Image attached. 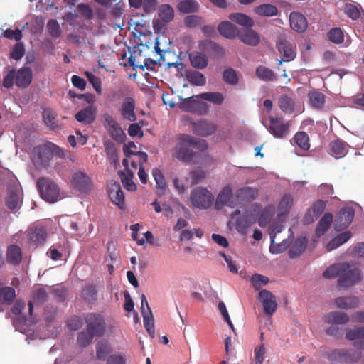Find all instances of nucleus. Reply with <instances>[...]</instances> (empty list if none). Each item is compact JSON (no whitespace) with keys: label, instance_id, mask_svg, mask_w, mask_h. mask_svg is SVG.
<instances>
[{"label":"nucleus","instance_id":"nucleus-1","mask_svg":"<svg viewBox=\"0 0 364 364\" xmlns=\"http://www.w3.org/2000/svg\"><path fill=\"white\" fill-rule=\"evenodd\" d=\"M180 143L176 147V159L181 161L188 163L194 157V152L188 146L207 149V144L203 139H198L190 135H183L180 138Z\"/></svg>","mask_w":364,"mask_h":364},{"label":"nucleus","instance_id":"nucleus-2","mask_svg":"<svg viewBox=\"0 0 364 364\" xmlns=\"http://www.w3.org/2000/svg\"><path fill=\"white\" fill-rule=\"evenodd\" d=\"M36 187L41 197L47 202L55 203L60 198L58 186L49 178H39L36 183Z\"/></svg>","mask_w":364,"mask_h":364},{"label":"nucleus","instance_id":"nucleus-3","mask_svg":"<svg viewBox=\"0 0 364 364\" xmlns=\"http://www.w3.org/2000/svg\"><path fill=\"white\" fill-rule=\"evenodd\" d=\"M342 266L341 275L338 279L340 287H350L361 281L363 274L355 264L343 262Z\"/></svg>","mask_w":364,"mask_h":364},{"label":"nucleus","instance_id":"nucleus-4","mask_svg":"<svg viewBox=\"0 0 364 364\" xmlns=\"http://www.w3.org/2000/svg\"><path fill=\"white\" fill-rule=\"evenodd\" d=\"M363 353L360 350L350 349H333L327 353L331 362L355 363L360 360Z\"/></svg>","mask_w":364,"mask_h":364},{"label":"nucleus","instance_id":"nucleus-5","mask_svg":"<svg viewBox=\"0 0 364 364\" xmlns=\"http://www.w3.org/2000/svg\"><path fill=\"white\" fill-rule=\"evenodd\" d=\"M213 200L214 197L211 192L205 188L198 187L191 191V203L198 208L207 209L210 208Z\"/></svg>","mask_w":364,"mask_h":364},{"label":"nucleus","instance_id":"nucleus-6","mask_svg":"<svg viewBox=\"0 0 364 364\" xmlns=\"http://www.w3.org/2000/svg\"><path fill=\"white\" fill-rule=\"evenodd\" d=\"M86 329L95 336H102L106 331V323L104 318L99 314L90 313L85 317Z\"/></svg>","mask_w":364,"mask_h":364},{"label":"nucleus","instance_id":"nucleus-7","mask_svg":"<svg viewBox=\"0 0 364 364\" xmlns=\"http://www.w3.org/2000/svg\"><path fill=\"white\" fill-rule=\"evenodd\" d=\"M269 132L277 138H284L289 134L290 122H284L282 117H269Z\"/></svg>","mask_w":364,"mask_h":364},{"label":"nucleus","instance_id":"nucleus-8","mask_svg":"<svg viewBox=\"0 0 364 364\" xmlns=\"http://www.w3.org/2000/svg\"><path fill=\"white\" fill-rule=\"evenodd\" d=\"M107 190L112 202L117 205L119 209H124V196L120 184L115 181H110L107 183Z\"/></svg>","mask_w":364,"mask_h":364},{"label":"nucleus","instance_id":"nucleus-9","mask_svg":"<svg viewBox=\"0 0 364 364\" xmlns=\"http://www.w3.org/2000/svg\"><path fill=\"white\" fill-rule=\"evenodd\" d=\"M136 102L132 97H125L122 102L119 112L122 119L134 122L136 121L137 116L135 112Z\"/></svg>","mask_w":364,"mask_h":364},{"label":"nucleus","instance_id":"nucleus-10","mask_svg":"<svg viewBox=\"0 0 364 364\" xmlns=\"http://www.w3.org/2000/svg\"><path fill=\"white\" fill-rule=\"evenodd\" d=\"M72 186L80 193H88L92 186L90 178L82 171L73 173L72 176Z\"/></svg>","mask_w":364,"mask_h":364},{"label":"nucleus","instance_id":"nucleus-11","mask_svg":"<svg viewBox=\"0 0 364 364\" xmlns=\"http://www.w3.org/2000/svg\"><path fill=\"white\" fill-rule=\"evenodd\" d=\"M236 204L237 203L233 200L232 188L230 185H228L225 186L218 195L215 203V208L220 210L225 205L234 208Z\"/></svg>","mask_w":364,"mask_h":364},{"label":"nucleus","instance_id":"nucleus-12","mask_svg":"<svg viewBox=\"0 0 364 364\" xmlns=\"http://www.w3.org/2000/svg\"><path fill=\"white\" fill-rule=\"evenodd\" d=\"M259 299L262 303L264 312L267 315H272L277 310V303L274 295L269 291L262 289L259 292Z\"/></svg>","mask_w":364,"mask_h":364},{"label":"nucleus","instance_id":"nucleus-13","mask_svg":"<svg viewBox=\"0 0 364 364\" xmlns=\"http://www.w3.org/2000/svg\"><path fill=\"white\" fill-rule=\"evenodd\" d=\"M278 52L283 55L287 61L293 60L296 56V48L291 42L284 38H280L277 42Z\"/></svg>","mask_w":364,"mask_h":364},{"label":"nucleus","instance_id":"nucleus-14","mask_svg":"<svg viewBox=\"0 0 364 364\" xmlns=\"http://www.w3.org/2000/svg\"><path fill=\"white\" fill-rule=\"evenodd\" d=\"M354 218V210L352 208L341 209L335 220L334 228L340 231L346 228Z\"/></svg>","mask_w":364,"mask_h":364},{"label":"nucleus","instance_id":"nucleus-15","mask_svg":"<svg viewBox=\"0 0 364 364\" xmlns=\"http://www.w3.org/2000/svg\"><path fill=\"white\" fill-rule=\"evenodd\" d=\"M191 126L193 133L202 136H210L217 129L215 124L204 119L191 122Z\"/></svg>","mask_w":364,"mask_h":364},{"label":"nucleus","instance_id":"nucleus-16","mask_svg":"<svg viewBox=\"0 0 364 364\" xmlns=\"http://www.w3.org/2000/svg\"><path fill=\"white\" fill-rule=\"evenodd\" d=\"M237 37L243 43L250 46H257L260 42L259 35L251 28L240 30Z\"/></svg>","mask_w":364,"mask_h":364},{"label":"nucleus","instance_id":"nucleus-17","mask_svg":"<svg viewBox=\"0 0 364 364\" xmlns=\"http://www.w3.org/2000/svg\"><path fill=\"white\" fill-rule=\"evenodd\" d=\"M97 109L93 106H87L75 114V119L84 124H91L96 118Z\"/></svg>","mask_w":364,"mask_h":364},{"label":"nucleus","instance_id":"nucleus-18","mask_svg":"<svg viewBox=\"0 0 364 364\" xmlns=\"http://www.w3.org/2000/svg\"><path fill=\"white\" fill-rule=\"evenodd\" d=\"M15 84L18 87L26 88L28 87L32 80V71L30 68L23 67L19 69L15 74Z\"/></svg>","mask_w":364,"mask_h":364},{"label":"nucleus","instance_id":"nucleus-19","mask_svg":"<svg viewBox=\"0 0 364 364\" xmlns=\"http://www.w3.org/2000/svg\"><path fill=\"white\" fill-rule=\"evenodd\" d=\"M6 260L9 264L18 266L22 261V250L17 245H11L7 247Z\"/></svg>","mask_w":364,"mask_h":364},{"label":"nucleus","instance_id":"nucleus-20","mask_svg":"<svg viewBox=\"0 0 364 364\" xmlns=\"http://www.w3.org/2000/svg\"><path fill=\"white\" fill-rule=\"evenodd\" d=\"M257 194L258 190L257 188L245 186L237 190L235 197L237 203H242L253 200Z\"/></svg>","mask_w":364,"mask_h":364},{"label":"nucleus","instance_id":"nucleus-21","mask_svg":"<svg viewBox=\"0 0 364 364\" xmlns=\"http://www.w3.org/2000/svg\"><path fill=\"white\" fill-rule=\"evenodd\" d=\"M291 28L298 33H303L307 28V21L305 16L298 12H292L289 16Z\"/></svg>","mask_w":364,"mask_h":364},{"label":"nucleus","instance_id":"nucleus-22","mask_svg":"<svg viewBox=\"0 0 364 364\" xmlns=\"http://www.w3.org/2000/svg\"><path fill=\"white\" fill-rule=\"evenodd\" d=\"M200 48L212 55L215 58H222L225 55V49L219 44L212 41H205L200 45Z\"/></svg>","mask_w":364,"mask_h":364},{"label":"nucleus","instance_id":"nucleus-23","mask_svg":"<svg viewBox=\"0 0 364 364\" xmlns=\"http://www.w3.org/2000/svg\"><path fill=\"white\" fill-rule=\"evenodd\" d=\"M323 320L326 323L331 325H342L349 321V316L344 312L331 311L323 316Z\"/></svg>","mask_w":364,"mask_h":364},{"label":"nucleus","instance_id":"nucleus-24","mask_svg":"<svg viewBox=\"0 0 364 364\" xmlns=\"http://www.w3.org/2000/svg\"><path fill=\"white\" fill-rule=\"evenodd\" d=\"M293 202V197L290 194H284L282 196L277 207V218L279 219L282 218V220H285V217L292 206Z\"/></svg>","mask_w":364,"mask_h":364},{"label":"nucleus","instance_id":"nucleus-25","mask_svg":"<svg viewBox=\"0 0 364 364\" xmlns=\"http://www.w3.org/2000/svg\"><path fill=\"white\" fill-rule=\"evenodd\" d=\"M218 30L221 36L228 39H233L238 36L240 31L233 23L229 21L220 23Z\"/></svg>","mask_w":364,"mask_h":364},{"label":"nucleus","instance_id":"nucleus-26","mask_svg":"<svg viewBox=\"0 0 364 364\" xmlns=\"http://www.w3.org/2000/svg\"><path fill=\"white\" fill-rule=\"evenodd\" d=\"M307 243L308 240L305 237L297 238L289 250V257L291 259H296L300 257L305 251Z\"/></svg>","mask_w":364,"mask_h":364},{"label":"nucleus","instance_id":"nucleus-27","mask_svg":"<svg viewBox=\"0 0 364 364\" xmlns=\"http://www.w3.org/2000/svg\"><path fill=\"white\" fill-rule=\"evenodd\" d=\"M96 356L100 360H106L112 352L110 343L106 340H101L95 346Z\"/></svg>","mask_w":364,"mask_h":364},{"label":"nucleus","instance_id":"nucleus-28","mask_svg":"<svg viewBox=\"0 0 364 364\" xmlns=\"http://www.w3.org/2000/svg\"><path fill=\"white\" fill-rule=\"evenodd\" d=\"M348 144L341 139H336L331 143V152L335 158L343 157L348 152Z\"/></svg>","mask_w":364,"mask_h":364},{"label":"nucleus","instance_id":"nucleus-29","mask_svg":"<svg viewBox=\"0 0 364 364\" xmlns=\"http://www.w3.org/2000/svg\"><path fill=\"white\" fill-rule=\"evenodd\" d=\"M191 65L194 68L204 69L208 65V58L200 52H194L189 55Z\"/></svg>","mask_w":364,"mask_h":364},{"label":"nucleus","instance_id":"nucleus-30","mask_svg":"<svg viewBox=\"0 0 364 364\" xmlns=\"http://www.w3.org/2000/svg\"><path fill=\"white\" fill-rule=\"evenodd\" d=\"M352 236L350 231H345L338 234L329 241L326 245L328 251H332L346 242Z\"/></svg>","mask_w":364,"mask_h":364},{"label":"nucleus","instance_id":"nucleus-31","mask_svg":"<svg viewBox=\"0 0 364 364\" xmlns=\"http://www.w3.org/2000/svg\"><path fill=\"white\" fill-rule=\"evenodd\" d=\"M335 304L338 308L349 309L357 307L359 304V299L356 296H341L336 299Z\"/></svg>","mask_w":364,"mask_h":364},{"label":"nucleus","instance_id":"nucleus-32","mask_svg":"<svg viewBox=\"0 0 364 364\" xmlns=\"http://www.w3.org/2000/svg\"><path fill=\"white\" fill-rule=\"evenodd\" d=\"M333 222V215L331 213H325L318 221L316 228V234L318 237L323 235L331 227Z\"/></svg>","mask_w":364,"mask_h":364},{"label":"nucleus","instance_id":"nucleus-33","mask_svg":"<svg viewBox=\"0 0 364 364\" xmlns=\"http://www.w3.org/2000/svg\"><path fill=\"white\" fill-rule=\"evenodd\" d=\"M21 199L18 189L16 188H10L6 199L7 208L14 210L19 207Z\"/></svg>","mask_w":364,"mask_h":364},{"label":"nucleus","instance_id":"nucleus-34","mask_svg":"<svg viewBox=\"0 0 364 364\" xmlns=\"http://www.w3.org/2000/svg\"><path fill=\"white\" fill-rule=\"evenodd\" d=\"M310 105L315 109H321L325 104L326 96L318 90H313L309 92Z\"/></svg>","mask_w":364,"mask_h":364},{"label":"nucleus","instance_id":"nucleus-35","mask_svg":"<svg viewBox=\"0 0 364 364\" xmlns=\"http://www.w3.org/2000/svg\"><path fill=\"white\" fill-rule=\"evenodd\" d=\"M199 8V4L196 0H182L177 5L178 10L183 14L198 12Z\"/></svg>","mask_w":364,"mask_h":364},{"label":"nucleus","instance_id":"nucleus-36","mask_svg":"<svg viewBox=\"0 0 364 364\" xmlns=\"http://www.w3.org/2000/svg\"><path fill=\"white\" fill-rule=\"evenodd\" d=\"M186 77L191 84L196 86H203L206 82L205 77L201 73L193 70H186Z\"/></svg>","mask_w":364,"mask_h":364},{"label":"nucleus","instance_id":"nucleus-37","mask_svg":"<svg viewBox=\"0 0 364 364\" xmlns=\"http://www.w3.org/2000/svg\"><path fill=\"white\" fill-rule=\"evenodd\" d=\"M278 105L280 109L284 113L291 114L294 110V100L287 95L280 96Z\"/></svg>","mask_w":364,"mask_h":364},{"label":"nucleus","instance_id":"nucleus-38","mask_svg":"<svg viewBox=\"0 0 364 364\" xmlns=\"http://www.w3.org/2000/svg\"><path fill=\"white\" fill-rule=\"evenodd\" d=\"M254 11L259 16H273L277 14V8L270 4H262L254 8Z\"/></svg>","mask_w":364,"mask_h":364},{"label":"nucleus","instance_id":"nucleus-39","mask_svg":"<svg viewBox=\"0 0 364 364\" xmlns=\"http://www.w3.org/2000/svg\"><path fill=\"white\" fill-rule=\"evenodd\" d=\"M256 75L264 82L276 81L277 80V75L271 69L263 65L257 68Z\"/></svg>","mask_w":364,"mask_h":364},{"label":"nucleus","instance_id":"nucleus-40","mask_svg":"<svg viewBox=\"0 0 364 364\" xmlns=\"http://www.w3.org/2000/svg\"><path fill=\"white\" fill-rule=\"evenodd\" d=\"M230 19L244 27L251 28L254 25L253 20L247 15L242 13H233L230 15Z\"/></svg>","mask_w":364,"mask_h":364},{"label":"nucleus","instance_id":"nucleus-41","mask_svg":"<svg viewBox=\"0 0 364 364\" xmlns=\"http://www.w3.org/2000/svg\"><path fill=\"white\" fill-rule=\"evenodd\" d=\"M152 175L156 183L157 194L159 196L164 194L167 185L162 172L159 168H154Z\"/></svg>","mask_w":364,"mask_h":364},{"label":"nucleus","instance_id":"nucleus-42","mask_svg":"<svg viewBox=\"0 0 364 364\" xmlns=\"http://www.w3.org/2000/svg\"><path fill=\"white\" fill-rule=\"evenodd\" d=\"M16 298L15 289L11 287H4L0 284V299H2L3 302L10 305Z\"/></svg>","mask_w":364,"mask_h":364},{"label":"nucleus","instance_id":"nucleus-43","mask_svg":"<svg viewBox=\"0 0 364 364\" xmlns=\"http://www.w3.org/2000/svg\"><path fill=\"white\" fill-rule=\"evenodd\" d=\"M144 319V326L149 336L154 338L155 337L154 320L151 311H146L145 313L142 311Z\"/></svg>","mask_w":364,"mask_h":364},{"label":"nucleus","instance_id":"nucleus-44","mask_svg":"<svg viewBox=\"0 0 364 364\" xmlns=\"http://www.w3.org/2000/svg\"><path fill=\"white\" fill-rule=\"evenodd\" d=\"M46 233L43 228L31 229L28 233V238L31 242L34 244H42L45 242Z\"/></svg>","mask_w":364,"mask_h":364},{"label":"nucleus","instance_id":"nucleus-45","mask_svg":"<svg viewBox=\"0 0 364 364\" xmlns=\"http://www.w3.org/2000/svg\"><path fill=\"white\" fill-rule=\"evenodd\" d=\"M197 98L210 101L215 105H220L223 104L224 101V97L220 92H203L200 95H196Z\"/></svg>","mask_w":364,"mask_h":364},{"label":"nucleus","instance_id":"nucleus-46","mask_svg":"<svg viewBox=\"0 0 364 364\" xmlns=\"http://www.w3.org/2000/svg\"><path fill=\"white\" fill-rule=\"evenodd\" d=\"M56 116V114L49 108L45 109L43 112V121L50 129H55L58 127Z\"/></svg>","mask_w":364,"mask_h":364},{"label":"nucleus","instance_id":"nucleus-47","mask_svg":"<svg viewBox=\"0 0 364 364\" xmlns=\"http://www.w3.org/2000/svg\"><path fill=\"white\" fill-rule=\"evenodd\" d=\"M119 176L122 184L127 190L129 191L136 190V185L133 181L134 173L131 170H127L126 174L120 171Z\"/></svg>","mask_w":364,"mask_h":364},{"label":"nucleus","instance_id":"nucleus-48","mask_svg":"<svg viewBox=\"0 0 364 364\" xmlns=\"http://www.w3.org/2000/svg\"><path fill=\"white\" fill-rule=\"evenodd\" d=\"M128 93V87L126 85H122L118 88L111 90L107 98L109 101L114 102L124 98Z\"/></svg>","mask_w":364,"mask_h":364},{"label":"nucleus","instance_id":"nucleus-49","mask_svg":"<svg viewBox=\"0 0 364 364\" xmlns=\"http://www.w3.org/2000/svg\"><path fill=\"white\" fill-rule=\"evenodd\" d=\"M252 215L245 214L237 219L236 229L240 233H245L247 229L252 224Z\"/></svg>","mask_w":364,"mask_h":364},{"label":"nucleus","instance_id":"nucleus-50","mask_svg":"<svg viewBox=\"0 0 364 364\" xmlns=\"http://www.w3.org/2000/svg\"><path fill=\"white\" fill-rule=\"evenodd\" d=\"M137 156L139 157V172L138 176L143 184L147 183V174L143 167V164L147 161L148 155L145 152L139 151L137 152Z\"/></svg>","mask_w":364,"mask_h":364},{"label":"nucleus","instance_id":"nucleus-51","mask_svg":"<svg viewBox=\"0 0 364 364\" xmlns=\"http://www.w3.org/2000/svg\"><path fill=\"white\" fill-rule=\"evenodd\" d=\"M159 16L163 21L168 23L173 19L174 11L170 5L163 4L159 8Z\"/></svg>","mask_w":364,"mask_h":364},{"label":"nucleus","instance_id":"nucleus-52","mask_svg":"<svg viewBox=\"0 0 364 364\" xmlns=\"http://www.w3.org/2000/svg\"><path fill=\"white\" fill-rule=\"evenodd\" d=\"M223 80L227 84L236 85L239 81L237 73L232 68H225L223 73Z\"/></svg>","mask_w":364,"mask_h":364},{"label":"nucleus","instance_id":"nucleus-53","mask_svg":"<svg viewBox=\"0 0 364 364\" xmlns=\"http://www.w3.org/2000/svg\"><path fill=\"white\" fill-rule=\"evenodd\" d=\"M94 336H95L88 330L86 329L85 331H82L80 332L77 335V344L80 347L85 348L88 346L90 344H91V343L93 341Z\"/></svg>","mask_w":364,"mask_h":364},{"label":"nucleus","instance_id":"nucleus-54","mask_svg":"<svg viewBox=\"0 0 364 364\" xmlns=\"http://www.w3.org/2000/svg\"><path fill=\"white\" fill-rule=\"evenodd\" d=\"M295 144L304 150L309 149V139L308 134L304 132H299L294 136Z\"/></svg>","mask_w":364,"mask_h":364},{"label":"nucleus","instance_id":"nucleus-55","mask_svg":"<svg viewBox=\"0 0 364 364\" xmlns=\"http://www.w3.org/2000/svg\"><path fill=\"white\" fill-rule=\"evenodd\" d=\"M111 137L118 143H122L126 139V134L119 124L112 128H107Z\"/></svg>","mask_w":364,"mask_h":364},{"label":"nucleus","instance_id":"nucleus-56","mask_svg":"<svg viewBox=\"0 0 364 364\" xmlns=\"http://www.w3.org/2000/svg\"><path fill=\"white\" fill-rule=\"evenodd\" d=\"M346 338L349 341L362 340L364 338V326L355 327L346 333Z\"/></svg>","mask_w":364,"mask_h":364},{"label":"nucleus","instance_id":"nucleus-57","mask_svg":"<svg viewBox=\"0 0 364 364\" xmlns=\"http://www.w3.org/2000/svg\"><path fill=\"white\" fill-rule=\"evenodd\" d=\"M82 296L85 301H95L97 299L96 287L92 284L85 286L82 290Z\"/></svg>","mask_w":364,"mask_h":364},{"label":"nucleus","instance_id":"nucleus-58","mask_svg":"<svg viewBox=\"0 0 364 364\" xmlns=\"http://www.w3.org/2000/svg\"><path fill=\"white\" fill-rule=\"evenodd\" d=\"M328 38L330 41L336 44H340L344 40V35L340 28H333L328 33Z\"/></svg>","mask_w":364,"mask_h":364},{"label":"nucleus","instance_id":"nucleus-59","mask_svg":"<svg viewBox=\"0 0 364 364\" xmlns=\"http://www.w3.org/2000/svg\"><path fill=\"white\" fill-rule=\"evenodd\" d=\"M47 28L50 36L53 38H59L62 34V31L58 21L55 19L48 21Z\"/></svg>","mask_w":364,"mask_h":364},{"label":"nucleus","instance_id":"nucleus-60","mask_svg":"<svg viewBox=\"0 0 364 364\" xmlns=\"http://www.w3.org/2000/svg\"><path fill=\"white\" fill-rule=\"evenodd\" d=\"M342 267H343L342 263L336 264L330 266L328 268H327L323 272V277L324 278L331 279V278H334L338 276L339 278L340 275H341Z\"/></svg>","mask_w":364,"mask_h":364},{"label":"nucleus","instance_id":"nucleus-61","mask_svg":"<svg viewBox=\"0 0 364 364\" xmlns=\"http://www.w3.org/2000/svg\"><path fill=\"white\" fill-rule=\"evenodd\" d=\"M196 102L197 100L194 99V96H191L183 99L180 103L179 107L183 111L193 113L195 111Z\"/></svg>","mask_w":364,"mask_h":364},{"label":"nucleus","instance_id":"nucleus-62","mask_svg":"<svg viewBox=\"0 0 364 364\" xmlns=\"http://www.w3.org/2000/svg\"><path fill=\"white\" fill-rule=\"evenodd\" d=\"M269 278L266 276L255 274L251 278V282L256 290H259L262 286L268 284Z\"/></svg>","mask_w":364,"mask_h":364},{"label":"nucleus","instance_id":"nucleus-63","mask_svg":"<svg viewBox=\"0 0 364 364\" xmlns=\"http://www.w3.org/2000/svg\"><path fill=\"white\" fill-rule=\"evenodd\" d=\"M274 240V235H272L271 244L269 246L270 252H272V254H279L286 250L287 245L286 244L284 240H283L281 243H276Z\"/></svg>","mask_w":364,"mask_h":364},{"label":"nucleus","instance_id":"nucleus-64","mask_svg":"<svg viewBox=\"0 0 364 364\" xmlns=\"http://www.w3.org/2000/svg\"><path fill=\"white\" fill-rule=\"evenodd\" d=\"M274 215V210L270 208H265L262 210L259 218V225L260 227H266L270 222L272 217Z\"/></svg>","mask_w":364,"mask_h":364}]
</instances>
